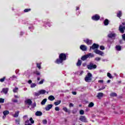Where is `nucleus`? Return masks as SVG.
<instances>
[{
  "label": "nucleus",
  "instance_id": "30",
  "mask_svg": "<svg viewBox=\"0 0 125 125\" xmlns=\"http://www.w3.org/2000/svg\"><path fill=\"white\" fill-rule=\"evenodd\" d=\"M29 121H30L31 124H34V123H35V121L33 120V118H30Z\"/></svg>",
  "mask_w": 125,
  "mask_h": 125
},
{
  "label": "nucleus",
  "instance_id": "21",
  "mask_svg": "<svg viewBox=\"0 0 125 125\" xmlns=\"http://www.w3.org/2000/svg\"><path fill=\"white\" fill-rule=\"evenodd\" d=\"M46 99H43L41 102L42 105H44V104H45V103H46Z\"/></svg>",
  "mask_w": 125,
  "mask_h": 125
},
{
  "label": "nucleus",
  "instance_id": "26",
  "mask_svg": "<svg viewBox=\"0 0 125 125\" xmlns=\"http://www.w3.org/2000/svg\"><path fill=\"white\" fill-rule=\"evenodd\" d=\"M81 65H82V61L81 60H78L77 63V66H81Z\"/></svg>",
  "mask_w": 125,
  "mask_h": 125
},
{
  "label": "nucleus",
  "instance_id": "11",
  "mask_svg": "<svg viewBox=\"0 0 125 125\" xmlns=\"http://www.w3.org/2000/svg\"><path fill=\"white\" fill-rule=\"evenodd\" d=\"M25 103L26 105H31L32 104V101L30 99H27L25 101Z\"/></svg>",
  "mask_w": 125,
  "mask_h": 125
},
{
  "label": "nucleus",
  "instance_id": "12",
  "mask_svg": "<svg viewBox=\"0 0 125 125\" xmlns=\"http://www.w3.org/2000/svg\"><path fill=\"white\" fill-rule=\"evenodd\" d=\"M84 42H86L87 44H91L92 43V41L91 40H89L88 39H86L84 40Z\"/></svg>",
  "mask_w": 125,
  "mask_h": 125
},
{
  "label": "nucleus",
  "instance_id": "6",
  "mask_svg": "<svg viewBox=\"0 0 125 125\" xmlns=\"http://www.w3.org/2000/svg\"><path fill=\"white\" fill-rule=\"evenodd\" d=\"M79 120H80L81 122H83V123H87V120L85 116H81L79 118Z\"/></svg>",
  "mask_w": 125,
  "mask_h": 125
},
{
  "label": "nucleus",
  "instance_id": "8",
  "mask_svg": "<svg viewBox=\"0 0 125 125\" xmlns=\"http://www.w3.org/2000/svg\"><path fill=\"white\" fill-rule=\"evenodd\" d=\"M94 52L96 53V54H99V55H101V56H103V54L104 53L99 50H96L94 51Z\"/></svg>",
  "mask_w": 125,
  "mask_h": 125
},
{
  "label": "nucleus",
  "instance_id": "52",
  "mask_svg": "<svg viewBox=\"0 0 125 125\" xmlns=\"http://www.w3.org/2000/svg\"><path fill=\"white\" fill-rule=\"evenodd\" d=\"M13 102H17V100H12Z\"/></svg>",
  "mask_w": 125,
  "mask_h": 125
},
{
  "label": "nucleus",
  "instance_id": "28",
  "mask_svg": "<svg viewBox=\"0 0 125 125\" xmlns=\"http://www.w3.org/2000/svg\"><path fill=\"white\" fill-rule=\"evenodd\" d=\"M13 92H17L18 91V87H15L13 90Z\"/></svg>",
  "mask_w": 125,
  "mask_h": 125
},
{
  "label": "nucleus",
  "instance_id": "13",
  "mask_svg": "<svg viewBox=\"0 0 125 125\" xmlns=\"http://www.w3.org/2000/svg\"><path fill=\"white\" fill-rule=\"evenodd\" d=\"M80 49H82V50H83V51H85V50H86V46L84 45H82L80 46Z\"/></svg>",
  "mask_w": 125,
  "mask_h": 125
},
{
  "label": "nucleus",
  "instance_id": "58",
  "mask_svg": "<svg viewBox=\"0 0 125 125\" xmlns=\"http://www.w3.org/2000/svg\"><path fill=\"white\" fill-rule=\"evenodd\" d=\"M37 80L38 81H40V78H38Z\"/></svg>",
  "mask_w": 125,
  "mask_h": 125
},
{
  "label": "nucleus",
  "instance_id": "9",
  "mask_svg": "<svg viewBox=\"0 0 125 125\" xmlns=\"http://www.w3.org/2000/svg\"><path fill=\"white\" fill-rule=\"evenodd\" d=\"M98 47H99V45L94 43L92 47H90V48H92V49H96V48H98Z\"/></svg>",
  "mask_w": 125,
  "mask_h": 125
},
{
  "label": "nucleus",
  "instance_id": "20",
  "mask_svg": "<svg viewBox=\"0 0 125 125\" xmlns=\"http://www.w3.org/2000/svg\"><path fill=\"white\" fill-rule=\"evenodd\" d=\"M104 24L105 26H107V25L109 24V20H108V19L105 20V21H104Z\"/></svg>",
  "mask_w": 125,
  "mask_h": 125
},
{
  "label": "nucleus",
  "instance_id": "61",
  "mask_svg": "<svg viewBox=\"0 0 125 125\" xmlns=\"http://www.w3.org/2000/svg\"><path fill=\"white\" fill-rule=\"evenodd\" d=\"M26 117H27V116H24V118H26Z\"/></svg>",
  "mask_w": 125,
  "mask_h": 125
},
{
  "label": "nucleus",
  "instance_id": "51",
  "mask_svg": "<svg viewBox=\"0 0 125 125\" xmlns=\"http://www.w3.org/2000/svg\"><path fill=\"white\" fill-rule=\"evenodd\" d=\"M98 83H103V80H99V81H98Z\"/></svg>",
  "mask_w": 125,
  "mask_h": 125
},
{
  "label": "nucleus",
  "instance_id": "35",
  "mask_svg": "<svg viewBox=\"0 0 125 125\" xmlns=\"http://www.w3.org/2000/svg\"><path fill=\"white\" fill-rule=\"evenodd\" d=\"M29 120L25 121V125H32V124L29 123Z\"/></svg>",
  "mask_w": 125,
  "mask_h": 125
},
{
  "label": "nucleus",
  "instance_id": "24",
  "mask_svg": "<svg viewBox=\"0 0 125 125\" xmlns=\"http://www.w3.org/2000/svg\"><path fill=\"white\" fill-rule=\"evenodd\" d=\"M115 36H116V34L114 33H111L108 35L109 38H113V37H115Z\"/></svg>",
  "mask_w": 125,
  "mask_h": 125
},
{
  "label": "nucleus",
  "instance_id": "53",
  "mask_svg": "<svg viewBox=\"0 0 125 125\" xmlns=\"http://www.w3.org/2000/svg\"><path fill=\"white\" fill-rule=\"evenodd\" d=\"M28 83H32V80H29L28 81Z\"/></svg>",
  "mask_w": 125,
  "mask_h": 125
},
{
  "label": "nucleus",
  "instance_id": "34",
  "mask_svg": "<svg viewBox=\"0 0 125 125\" xmlns=\"http://www.w3.org/2000/svg\"><path fill=\"white\" fill-rule=\"evenodd\" d=\"M80 115H83L84 114V111L83 110L80 111Z\"/></svg>",
  "mask_w": 125,
  "mask_h": 125
},
{
  "label": "nucleus",
  "instance_id": "14",
  "mask_svg": "<svg viewBox=\"0 0 125 125\" xmlns=\"http://www.w3.org/2000/svg\"><path fill=\"white\" fill-rule=\"evenodd\" d=\"M88 58V56L87 55H85L83 56L82 58L81 59L83 60V61H84V60H86Z\"/></svg>",
  "mask_w": 125,
  "mask_h": 125
},
{
  "label": "nucleus",
  "instance_id": "4",
  "mask_svg": "<svg viewBox=\"0 0 125 125\" xmlns=\"http://www.w3.org/2000/svg\"><path fill=\"white\" fill-rule=\"evenodd\" d=\"M45 92H46V91H45V90H41L38 92L35 93V95H36V96H39L41 95V94H44Z\"/></svg>",
  "mask_w": 125,
  "mask_h": 125
},
{
  "label": "nucleus",
  "instance_id": "22",
  "mask_svg": "<svg viewBox=\"0 0 125 125\" xmlns=\"http://www.w3.org/2000/svg\"><path fill=\"white\" fill-rule=\"evenodd\" d=\"M61 103V101H57V102L54 103V104L56 106H57V105H59Z\"/></svg>",
  "mask_w": 125,
  "mask_h": 125
},
{
  "label": "nucleus",
  "instance_id": "43",
  "mask_svg": "<svg viewBox=\"0 0 125 125\" xmlns=\"http://www.w3.org/2000/svg\"><path fill=\"white\" fill-rule=\"evenodd\" d=\"M20 122V119L16 120V123L17 125H19V122Z\"/></svg>",
  "mask_w": 125,
  "mask_h": 125
},
{
  "label": "nucleus",
  "instance_id": "18",
  "mask_svg": "<svg viewBox=\"0 0 125 125\" xmlns=\"http://www.w3.org/2000/svg\"><path fill=\"white\" fill-rule=\"evenodd\" d=\"M35 115L36 116H42V112H41V111H37L35 113Z\"/></svg>",
  "mask_w": 125,
  "mask_h": 125
},
{
  "label": "nucleus",
  "instance_id": "33",
  "mask_svg": "<svg viewBox=\"0 0 125 125\" xmlns=\"http://www.w3.org/2000/svg\"><path fill=\"white\" fill-rule=\"evenodd\" d=\"M42 123L43 125H46L47 124V121L46 120H43Z\"/></svg>",
  "mask_w": 125,
  "mask_h": 125
},
{
  "label": "nucleus",
  "instance_id": "46",
  "mask_svg": "<svg viewBox=\"0 0 125 125\" xmlns=\"http://www.w3.org/2000/svg\"><path fill=\"white\" fill-rule=\"evenodd\" d=\"M101 58H99V57H97V58H95V60H96V61H99L100 60H101Z\"/></svg>",
  "mask_w": 125,
  "mask_h": 125
},
{
  "label": "nucleus",
  "instance_id": "5",
  "mask_svg": "<svg viewBox=\"0 0 125 125\" xmlns=\"http://www.w3.org/2000/svg\"><path fill=\"white\" fill-rule=\"evenodd\" d=\"M119 30L122 34H124V33H125V26H123V25H120L119 26Z\"/></svg>",
  "mask_w": 125,
  "mask_h": 125
},
{
  "label": "nucleus",
  "instance_id": "1",
  "mask_svg": "<svg viewBox=\"0 0 125 125\" xmlns=\"http://www.w3.org/2000/svg\"><path fill=\"white\" fill-rule=\"evenodd\" d=\"M59 60H57L56 61V63L57 64H60V63H62L64 60H66V55L63 53H62L59 56Z\"/></svg>",
  "mask_w": 125,
  "mask_h": 125
},
{
  "label": "nucleus",
  "instance_id": "48",
  "mask_svg": "<svg viewBox=\"0 0 125 125\" xmlns=\"http://www.w3.org/2000/svg\"><path fill=\"white\" fill-rule=\"evenodd\" d=\"M122 38H123L124 41H125V34H124L122 35Z\"/></svg>",
  "mask_w": 125,
  "mask_h": 125
},
{
  "label": "nucleus",
  "instance_id": "10",
  "mask_svg": "<svg viewBox=\"0 0 125 125\" xmlns=\"http://www.w3.org/2000/svg\"><path fill=\"white\" fill-rule=\"evenodd\" d=\"M52 104H48L45 107L46 111H49L51 108H52Z\"/></svg>",
  "mask_w": 125,
  "mask_h": 125
},
{
  "label": "nucleus",
  "instance_id": "32",
  "mask_svg": "<svg viewBox=\"0 0 125 125\" xmlns=\"http://www.w3.org/2000/svg\"><path fill=\"white\" fill-rule=\"evenodd\" d=\"M107 77H108V78H109V79H112V78H113L112 77V75H111L110 74V73H107Z\"/></svg>",
  "mask_w": 125,
  "mask_h": 125
},
{
  "label": "nucleus",
  "instance_id": "27",
  "mask_svg": "<svg viewBox=\"0 0 125 125\" xmlns=\"http://www.w3.org/2000/svg\"><path fill=\"white\" fill-rule=\"evenodd\" d=\"M87 56H88V57H91V58L94 57V55L91 53H89L87 55Z\"/></svg>",
  "mask_w": 125,
  "mask_h": 125
},
{
  "label": "nucleus",
  "instance_id": "49",
  "mask_svg": "<svg viewBox=\"0 0 125 125\" xmlns=\"http://www.w3.org/2000/svg\"><path fill=\"white\" fill-rule=\"evenodd\" d=\"M73 106H74V104L72 103L69 104V107H73Z\"/></svg>",
  "mask_w": 125,
  "mask_h": 125
},
{
  "label": "nucleus",
  "instance_id": "56",
  "mask_svg": "<svg viewBox=\"0 0 125 125\" xmlns=\"http://www.w3.org/2000/svg\"><path fill=\"white\" fill-rule=\"evenodd\" d=\"M36 74L37 75H40V72H37Z\"/></svg>",
  "mask_w": 125,
  "mask_h": 125
},
{
  "label": "nucleus",
  "instance_id": "44",
  "mask_svg": "<svg viewBox=\"0 0 125 125\" xmlns=\"http://www.w3.org/2000/svg\"><path fill=\"white\" fill-rule=\"evenodd\" d=\"M62 110H63V111H64V112H68V109H67L66 107H63L62 108Z\"/></svg>",
  "mask_w": 125,
  "mask_h": 125
},
{
  "label": "nucleus",
  "instance_id": "3",
  "mask_svg": "<svg viewBox=\"0 0 125 125\" xmlns=\"http://www.w3.org/2000/svg\"><path fill=\"white\" fill-rule=\"evenodd\" d=\"M96 67H97L96 65L93 64L92 63H90V64L87 66V68L89 70H92V69H96Z\"/></svg>",
  "mask_w": 125,
  "mask_h": 125
},
{
  "label": "nucleus",
  "instance_id": "47",
  "mask_svg": "<svg viewBox=\"0 0 125 125\" xmlns=\"http://www.w3.org/2000/svg\"><path fill=\"white\" fill-rule=\"evenodd\" d=\"M37 67L39 68V69H41V64L37 63Z\"/></svg>",
  "mask_w": 125,
  "mask_h": 125
},
{
  "label": "nucleus",
  "instance_id": "60",
  "mask_svg": "<svg viewBox=\"0 0 125 125\" xmlns=\"http://www.w3.org/2000/svg\"><path fill=\"white\" fill-rule=\"evenodd\" d=\"M83 71H81V74H83Z\"/></svg>",
  "mask_w": 125,
  "mask_h": 125
},
{
  "label": "nucleus",
  "instance_id": "40",
  "mask_svg": "<svg viewBox=\"0 0 125 125\" xmlns=\"http://www.w3.org/2000/svg\"><path fill=\"white\" fill-rule=\"evenodd\" d=\"M4 80H5V77H4L0 79V82H1V83H2L3 82H4Z\"/></svg>",
  "mask_w": 125,
  "mask_h": 125
},
{
  "label": "nucleus",
  "instance_id": "45",
  "mask_svg": "<svg viewBox=\"0 0 125 125\" xmlns=\"http://www.w3.org/2000/svg\"><path fill=\"white\" fill-rule=\"evenodd\" d=\"M36 86V84L35 83H32L31 85V87H35Z\"/></svg>",
  "mask_w": 125,
  "mask_h": 125
},
{
  "label": "nucleus",
  "instance_id": "55",
  "mask_svg": "<svg viewBox=\"0 0 125 125\" xmlns=\"http://www.w3.org/2000/svg\"><path fill=\"white\" fill-rule=\"evenodd\" d=\"M122 25H123V26H125V22H123V23H122Z\"/></svg>",
  "mask_w": 125,
  "mask_h": 125
},
{
  "label": "nucleus",
  "instance_id": "41",
  "mask_svg": "<svg viewBox=\"0 0 125 125\" xmlns=\"http://www.w3.org/2000/svg\"><path fill=\"white\" fill-rule=\"evenodd\" d=\"M44 81V80H41L40 82H39V84H42L43 83V82Z\"/></svg>",
  "mask_w": 125,
  "mask_h": 125
},
{
  "label": "nucleus",
  "instance_id": "54",
  "mask_svg": "<svg viewBox=\"0 0 125 125\" xmlns=\"http://www.w3.org/2000/svg\"><path fill=\"white\" fill-rule=\"evenodd\" d=\"M110 82H111V80H108V81H107V83H110Z\"/></svg>",
  "mask_w": 125,
  "mask_h": 125
},
{
  "label": "nucleus",
  "instance_id": "16",
  "mask_svg": "<svg viewBox=\"0 0 125 125\" xmlns=\"http://www.w3.org/2000/svg\"><path fill=\"white\" fill-rule=\"evenodd\" d=\"M8 92V88H3L2 89V92L5 93V94H6V93H7Z\"/></svg>",
  "mask_w": 125,
  "mask_h": 125
},
{
  "label": "nucleus",
  "instance_id": "7",
  "mask_svg": "<svg viewBox=\"0 0 125 125\" xmlns=\"http://www.w3.org/2000/svg\"><path fill=\"white\" fill-rule=\"evenodd\" d=\"M92 19L93 20H95V21H97L98 20H99V19H100V16H99V15H95L92 17Z\"/></svg>",
  "mask_w": 125,
  "mask_h": 125
},
{
  "label": "nucleus",
  "instance_id": "31",
  "mask_svg": "<svg viewBox=\"0 0 125 125\" xmlns=\"http://www.w3.org/2000/svg\"><path fill=\"white\" fill-rule=\"evenodd\" d=\"M118 17H121L122 16V12L119 11V13L117 14Z\"/></svg>",
  "mask_w": 125,
  "mask_h": 125
},
{
  "label": "nucleus",
  "instance_id": "38",
  "mask_svg": "<svg viewBox=\"0 0 125 125\" xmlns=\"http://www.w3.org/2000/svg\"><path fill=\"white\" fill-rule=\"evenodd\" d=\"M4 102V99L0 98V103H3Z\"/></svg>",
  "mask_w": 125,
  "mask_h": 125
},
{
  "label": "nucleus",
  "instance_id": "19",
  "mask_svg": "<svg viewBox=\"0 0 125 125\" xmlns=\"http://www.w3.org/2000/svg\"><path fill=\"white\" fill-rule=\"evenodd\" d=\"M19 115V111L16 112L15 114L13 116L14 117V118H17L18 116Z\"/></svg>",
  "mask_w": 125,
  "mask_h": 125
},
{
  "label": "nucleus",
  "instance_id": "23",
  "mask_svg": "<svg viewBox=\"0 0 125 125\" xmlns=\"http://www.w3.org/2000/svg\"><path fill=\"white\" fill-rule=\"evenodd\" d=\"M93 106H94V104L91 102L89 104V105H88V107L91 108L92 107H93Z\"/></svg>",
  "mask_w": 125,
  "mask_h": 125
},
{
  "label": "nucleus",
  "instance_id": "39",
  "mask_svg": "<svg viewBox=\"0 0 125 125\" xmlns=\"http://www.w3.org/2000/svg\"><path fill=\"white\" fill-rule=\"evenodd\" d=\"M31 11V9H25L24 11V12H28Z\"/></svg>",
  "mask_w": 125,
  "mask_h": 125
},
{
  "label": "nucleus",
  "instance_id": "57",
  "mask_svg": "<svg viewBox=\"0 0 125 125\" xmlns=\"http://www.w3.org/2000/svg\"><path fill=\"white\" fill-rule=\"evenodd\" d=\"M80 9V8L79 7H78L77 8V10H79Z\"/></svg>",
  "mask_w": 125,
  "mask_h": 125
},
{
  "label": "nucleus",
  "instance_id": "50",
  "mask_svg": "<svg viewBox=\"0 0 125 125\" xmlns=\"http://www.w3.org/2000/svg\"><path fill=\"white\" fill-rule=\"evenodd\" d=\"M72 94H73V95H76V94H77V92H72Z\"/></svg>",
  "mask_w": 125,
  "mask_h": 125
},
{
  "label": "nucleus",
  "instance_id": "2",
  "mask_svg": "<svg viewBox=\"0 0 125 125\" xmlns=\"http://www.w3.org/2000/svg\"><path fill=\"white\" fill-rule=\"evenodd\" d=\"M92 78V74L90 73H88L87 75L85 77V81L87 83H90V82H91Z\"/></svg>",
  "mask_w": 125,
  "mask_h": 125
},
{
  "label": "nucleus",
  "instance_id": "15",
  "mask_svg": "<svg viewBox=\"0 0 125 125\" xmlns=\"http://www.w3.org/2000/svg\"><path fill=\"white\" fill-rule=\"evenodd\" d=\"M103 93H99L97 95V97H98V98H99V99H100V98L103 97Z\"/></svg>",
  "mask_w": 125,
  "mask_h": 125
},
{
  "label": "nucleus",
  "instance_id": "25",
  "mask_svg": "<svg viewBox=\"0 0 125 125\" xmlns=\"http://www.w3.org/2000/svg\"><path fill=\"white\" fill-rule=\"evenodd\" d=\"M3 113L4 116H6V115H8V114H9V111L6 110L3 111Z\"/></svg>",
  "mask_w": 125,
  "mask_h": 125
},
{
  "label": "nucleus",
  "instance_id": "42",
  "mask_svg": "<svg viewBox=\"0 0 125 125\" xmlns=\"http://www.w3.org/2000/svg\"><path fill=\"white\" fill-rule=\"evenodd\" d=\"M55 111H59L60 110V108H59V107L57 106L55 108Z\"/></svg>",
  "mask_w": 125,
  "mask_h": 125
},
{
  "label": "nucleus",
  "instance_id": "37",
  "mask_svg": "<svg viewBox=\"0 0 125 125\" xmlns=\"http://www.w3.org/2000/svg\"><path fill=\"white\" fill-rule=\"evenodd\" d=\"M117 50H121V46H117L116 47Z\"/></svg>",
  "mask_w": 125,
  "mask_h": 125
},
{
  "label": "nucleus",
  "instance_id": "36",
  "mask_svg": "<svg viewBox=\"0 0 125 125\" xmlns=\"http://www.w3.org/2000/svg\"><path fill=\"white\" fill-rule=\"evenodd\" d=\"M100 48L101 50H104V49H105V47H104V46H100Z\"/></svg>",
  "mask_w": 125,
  "mask_h": 125
},
{
  "label": "nucleus",
  "instance_id": "29",
  "mask_svg": "<svg viewBox=\"0 0 125 125\" xmlns=\"http://www.w3.org/2000/svg\"><path fill=\"white\" fill-rule=\"evenodd\" d=\"M110 96H112V97H115V96H117V94L116 93H112L110 94Z\"/></svg>",
  "mask_w": 125,
  "mask_h": 125
},
{
  "label": "nucleus",
  "instance_id": "59",
  "mask_svg": "<svg viewBox=\"0 0 125 125\" xmlns=\"http://www.w3.org/2000/svg\"><path fill=\"white\" fill-rule=\"evenodd\" d=\"M16 98H18V97L17 96H15Z\"/></svg>",
  "mask_w": 125,
  "mask_h": 125
},
{
  "label": "nucleus",
  "instance_id": "17",
  "mask_svg": "<svg viewBox=\"0 0 125 125\" xmlns=\"http://www.w3.org/2000/svg\"><path fill=\"white\" fill-rule=\"evenodd\" d=\"M48 99H49V100H50V101H53V100H54V99H55V98H54V96H50L48 97Z\"/></svg>",
  "mask_w": 125,
  "mask_h": 125
}]
</instances>
